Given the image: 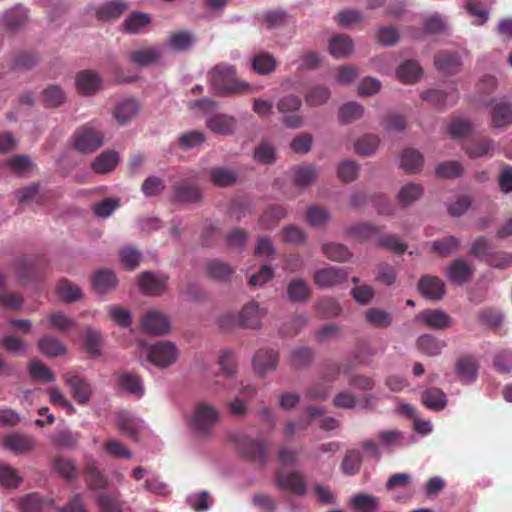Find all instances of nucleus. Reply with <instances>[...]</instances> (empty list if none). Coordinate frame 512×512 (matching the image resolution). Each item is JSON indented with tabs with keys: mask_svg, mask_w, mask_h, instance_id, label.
<instances>
[{
	"mask_svg": "<svg viewBox=\"0 0 512 512\" xmlns=\"http://www.w3.org/2000/svg\"><path fill=\"white\" fill-rule=\"evenodd\" d=\"M28 20V11L22 7H15L7 11L3 16V24L6 29L15 32L24 27Z\"/></svg>",
	"mask_w": 512,
	"mask_h": 512,
	"instance_id": "c756f323",
	"label": "nucleus"
},
{
	"mask_svg": "<svg viewBox=\"0 0 512 512\" xmlns=\"http://www.w3.org/2000/svg\"><path fill=\"white\" fill-rule=\"evenodd\" d=\"M238 451L248 461L265 466L268 460L269 444L266 440H256L241 433L230 436Z\"/></svg>",
	"mask_w": 512,
	"mask_h": 512,
	"instance_id": "f03ea898",
	"label": "nucleus"
},
{
	"mask_svg": "<svg viewBox=\"0 0 512 512\" xmlns=\"http://www.w3.org/2000/svg\"><path fill=\"white\" fill-rule=\"evenodd\" d=\"M314 283L320 289H329L345 282L348 271L345 268L328 266L315 271Z\"/></svg>",
	"mask_w": 512,
	"mask_h": 512,
	"instance_id": "6e6552de",
	"label": "nucleus"
},
{
	"mask_svg": "<svg viewBox=\"0 0 512 512\" xmlns=\"http://www.w3.org/2000/svg\"><path fill=\"white\" fill-rule=\"evenodd\" d=\"M141 325L146 333L164 335L170 330V321L162 312L148 311L141 319Z\"/></svg>",
	"mask_w": 512,
	"mask_h": 512,
	"instance_id": "9b49d317",
	"label": "nucleus"
},
{
	"mask_svg": "<svg viewBox=\"0 0 512 512\" xmlns=\"http://www.w3.org/2000/svg\"><path fill=\"white\" fill-rule=\"evenodd\" d=\"M174 194L177 201L187 203L198 202L202 197L200 188L187 182L177 183L174 186Z\"/></svg>",
	"mask_w": 512,
	"mask_h": 512,
	"instance_id": "72a5a7b5",
	"label": "nucleus"
},
{
	"mask_svg": "<svg viewBox=\"0 0 512 512\" xmlns=\"http://www.w3.org/2000/svg\"><path fill=\"white\" fill-rule=\"evenodd\" d=\"M287 295L292 302H306L311 295L308 282L302 278H295L288 283Z\"/></svg>",
	"mask_w": 512,
	"mask_h": 512,
	"instance_id": "b1692460",
	"label": "nucleus"
},
{
	"mask_svg": "<svg viewBox=\"0 0 512 512\" xmlns=\"http://www.w3.org/2000/svg\"><path fill=\"white\" fill-rule=\"evenodd\" d=\"M119 157L115 151H104L92 162V169L97 174L113 171L117 166Z\"/></svg>",
	"mask_w": 512,
	"mask_h": 512,
	"instance_id": "7c9ffc66",
	"label": "nucleus"
},
{
	"mask_svg": "<svg viewBox=\"0 0 512 512\" xmlns=\"http://www.w3.org/2000/svg\"><path fill=\"white\" fill-rule=\"evenodd\" d=\"M354 45L348 35L338 34L331 37L328 45L330 54L334 58L348 57L353 51Z\"/></svg>",
	"mask_w": 512,
	"mask_h": 512,
	"instance_id": "412c9836",
	"label": "nucleus"
},
{
	"mask_svg": "<svg viewBox=\"0 0 512 512\" xmlns=\"http://www.w3.org/2000/svg\"><path fill=\"white\" fill-rule=\"evenodd\" d=\"M167 277L153 272L142 273L139 279L140 290L146 295H160L164 292Z\"/></svg>",
	"mask_w": 512,
	"mask_h": 512,
	"instance_id": "a211bd4d",
	"label": "nucleus"
},
{
	"mask_svg": "<svg viewBox=\"0 0 512 512\" xmlns=\"http://www.w3.org/2000/svg\"><path fill=\"white\" fill-rule=\"evenodd\" d=\"M423 166L422 154L412 148L405 149L401 156V167L408 173H417Z\"/></svg>",
	"mask_w": 512,
	"mask_h": 512,
	"instance_id": "49530a36",
	"label": "nucleus"
},
{
	"mask_svg": "<svg viewBox=\"0 0 512 512\" xmlns=\"http://www.w3.org/2000/svg\"><path fill=\"white\" fill-rule=\"evenodd\" d=\"M277 62L273 55L262 52L257 54L252 60V68L261 75H267L275 71Z\"/></svg>",
	"mask_w": 512,
	"mask_h": 512,
	"instance_id": "603ef678",
	"label": "nucleus"
},
{
	"mask_svg": "<svg viewBox=\"0 0 512 512\" xmlns=\"http://www.w3.org/2000/svg\"><path fill=\"white\" fill-rule=\"evenodd\" d=\"M379 228L370 223H361L349 228L348 233L360 241H366L376 236Z\"/></svg>",
	"mask_w": 512,
	"mask_h": 512,
	"instance_id": "0e129e2a",
	"label": "nucleus"
},
{
	"mask_svg": "<svg viewBox=\"0 0 512 512\" xmlns=\"http://www.w3.org/2000/svg\"><path fill=\"white\" fill-rule=\"evenodd\" d=\"M73 139L74 148L83 154L92 153L103 145V135L91 124L78 128Z\"/></svg>",
	"mask_w": 512,
	"mask_h": 512,
	"instance_id": "39448f33",
	"label": "nucleus"
},
{
	"mask_svg": "<svg viewBox=\"0 0 512 512\" xmlns=\"http://www.w3.org/2000/svg\"><path fill=\"white\" fill-rule=\"evenodd\" d=\"M161 50L158 47L150 46L132 51L130 60L137 66L146 67L157 62L161 58Z\"/></svg>",
	"mask_w": 512,
	"mask_h": 512,
	"instance_id": "5701e85b",
	"label": "nucleus"
},
{
	"mask_svg": "<svg viewBox=\"0 0 512 512\" xmlns=\"http://www.w3.org/2000/svg\"><path fill=\"white\" fill-rule=\"evenodd\" d=\"M275 484L279 490L288 491L295 495H305L307 492L306 477L299 471H293L287 474L283 471H277Z\"/></svg>",
	"mask_w": 512,
	"mask_h": 512,
	"instance_id": "0eeeda50",
	"label": "nucleus"
},
{
	"mask_svg": "<svg viewBox=\"0 0 512 512\" xmlns=\"http://www.w3.org/2000/svg\"><path fill=\"white\" fill-rule=\"evenodd\" d=\"M209 82L218 94L229 96L245 93L249 84L236 77V69L232 65H216L209 73Z\"/></svg>",
	"mask_w": 512,
	"mask_h": 512,
	"instance_id": "f257e3e1",
	"label": "nucleus"
},
{
	"mask_svg": "<svg viewBox=\"0 0 512 512\" xmlns=\"http://www.w3.org/2000/svg\"><path fill=\"white\" fill-rule=\"evenodd\" d=\"M512 125V103L506 99L491 104V126L496 129Z\"/></svg>",
	"mask_w": 512,
	"mask_h": 512,
	"instance_id": "ddd939ff",
	"label": "nucleus"
},
{
	"mask_svg": "<svg viewBox=\"0 0 512 512\" xmlns=\"http://www.w3.org/2000/svg\"><path fill=\"white\" fill-rule=\"evenodd\" d=\"M279 355L273 349H259L253 357V369L255 373L264 377L274 371L278 366Z\"/></svg>",
	"mask_w": 512,
	"mask_h": 512,
	"instance_id": "f8f14e48",
	"label": "nucleus"
},
{
	"mask_svg": "<svg viewBox=\"0 0 512 512\" xmlns=\"http://www.w3.org/2000/svg\"><path fill=\"white\" fill-rule=\"evenodd\" d=\"M65 99L66 95L59 86L51 85L43 91V100L48 107H58L64 103Z\"/></svg>",
	"mask_w": 512,
	"mask_h": 512,
	"instance_id": "774afa93",
	"label": "nucleus"
},
{
	"mask_svg": "<svg viewBox=\"0 0 512 512\" xmlns=\"http://www.w3.org/2000/svg\"><path fill=\"white\" fill-rule=\"evenodd\" d=\"M95 501L101 512H123L124 502L119 493L101 492L95 496Z\"/></svg>",
	"mask_w": 512,
	"mask_h": 512,
	"instance_id": "cd10ccee",
	"label": "nucleus"
},
{
	"mask_svg": "<svg viewBox=\"0 0 512 512\" xmlns=\"http://www.w3.org/2000/svg\"><path fill=\"white\" fill-rule=\"evenodd\" d=\"M316 310L322 318H334L340 315L342 307L334 298L325 297L317 302Z\"/></svg>",
	"mask_w": 512,
	"mask_h": 512,
	"instance_id": "5fc2aeb1",
	"label": "nucleus"
},
{
	"mask_svg": "<svg viewBox=\"0 0 512 512\" xmlns=\"http://www.w3.org/2000/svg\"><path fill=\"white\" fill-rule=\"evenodd\" d=\"M479 364L473 356H463L455 364V373L458 379L464 384L476 381Z\"/></svg>",
	"mask_w": 512,
	"mask_h": 512,
	"instance_id": "f3484780",
	"label": "nucleus"
},
{
	"mask_svg": "<svg viewBox=\"0 0 512 512\" xmlns=\"http://www.w3.org/2000/svg\"><path fill=\"white\" fill-rule=\"evenodd\" d=\"M118 429L128 437L137 440L139 433V422L129 412L122 411L117 414Z\"/></svg>",
	"mask_w": 512,
	"mask_h": 512,
	"instance_id": "58836bf2",
	"label": "nucleus"
},
{
	"mask_svg": "<svg viewBox=\"0 0 512 512\" xmlns=\"http://www.w3.org/2000/svg\"><path fill=\"white\" fill-rule=\"evenodd\" d=\"M259 21L267 29H273L286 23L287 14L282 10L266 11L260 16Z\"/></svg>",
	"mask_w": 512,
	"mask_h": 512,
	"instance_id": "bf43d9fd",
	"label": "nucleus"
},
{
	"mask_svg": "<svg viewBox=\"0 0 512 512\" xmlns=\"http://www.w3.org/2000/svg\"><path fill=\"white\" fill-rule=\"evenodd\" d=\"M139 111V104L134 99H127L120 102L115 110L114 117L120 125L127 124Z\"/></svg>",
	"mask_w": 512,
	"mask_h": 512,
	"instance_id": "f704fd0d",
	"label": "nucleus"
},
{
	"mask_svg": "<svg viewBox=\"0 0 512 512\" xmlns=\"http://www.w3.org/2000/svg\"><path fill=\"white\" fill-rule=\"evenodd\" d=\"M63 378L71 389L73 399L79 405H85L90 401L92 388L83 377L78 374L65 373Z\"/></svg>",
	"mask_w": 512,
	"mask_h": 512,
	"instance_id": "1a4fd4ad",
	"label": "nucleus"
},
{
	"mask_svg": "<svg viewBox=\"0 0 512 512\" xmlns=\"http://www.w3.org/2000/svg\"><path fill=\"white\" fill-rule=\"evenodd\" d=\"M286 216V209L281 205L270 206L261 215L259 222L260 225L265 229L274 227L279 220Z\"/></svg>",
	"mask_w": 512,
	"mask_h": 512,
	"instance_id": "864d4df0",
	"label": "nucleus"
},
{
	"mask_svg": "<svg viewBox=\"0 0 512 512\" xmlns=\"http://www.w3.org/2000/svg\"><path fill=\"white\" fill-rule=\"evenodd\" d=\"M460 240L454 236H447L432 243V250L440 256H448L458 249Z\"/></svg>",
	"mask_w": 512,
	"mask_h": 512,
	"instance_id": "052dcab7",
	"label": "nucleus"
},
{
	"mask_svg": "<svg viewBox=\"0 0 512 512\" xmlns=\"http://www.w3.org/2000/svg\"><path fill=\"white\" fill-rule=\"evenodd\" d=\"M38 348L48 357H58L66 354V347L55 337L46 335L38 341Z\"/></svg>",
	"mask_w": 512,
	"mask_h": 512,
	"instance_id": "37998d69",
	"label": "nucleus"
},
{
	"mask_svg": "<svg viewBox=\"0 0 512 512\" xmlns=\"http://www.w3.org/2000/svg\"><path fill=\"white\" fill-rule=\"evenodd\" d=\"M422 403L434 411L443 410L447 404L445 393L439 388H429L422 393Z\"/></svg>",
	"mask_w": 512,
	"mask_h": 512,
	"instance_id": "c9c22d12",
	"label": "nucleus"
},
{
	"mask_svg": "<svg viewBox=\"0 0 512 512\" xmlns=\"http://www.w3.org/2000/svg\"><path fill=\"white\" fill-rule=\"evenodd\" d=\"M84 473L86 475L87 487L90 490L107 488L109 484L108 478L93 463L88 462L86 464Z\"/></svg>",
	"mask_w": 512,
	"mask_h": 512,
	"instance_id": "a19ab883",
	"label": "nucleus"
},
{
	"mask_svg": "<svg viewBox=\"0 0 512 512\" xmlns=\"http://www.w3.org/2000/svg\"><path fill=\"white\" fill-rule=\"evenodd\" d=\"M495 149V143L490 138H481L469 142L465 146V152L470 158H479L491 155Z\"/></svg>",
	"mask_w": 512,
	"mask_h": 512,
	"instance_id": "473e14b6",
	"label": "nucleus"
},
{
	"mask_svg": "<svg viewBox=\"0 0 512 512\" xmlns=\"http://www.w3.org/2000/svg\"><path fill=\"white\" fill-rule=\"evenodd\" d=\"M237 173L226 167H213L210 169V179L215 186L228 187L236 183Z\"/></svg>",
	"mask_w": 512,
	"mask_h": 512,
	"instance_id": "ea45409f",
	"label": "nucleus"
},
{
	"mask_svg": "<svg viewBox=\"0 0 512 512\" xmlns=\"http://www.w3.org/2000/svg\"><path fill=\"white\" fill-rule=\"evenodd\" d=\"M473 273V267L463 258L454 260L446 269L448 279L456 285H463L468 282Z\"/></svg>",
	"mask_w": 512,
	"mask_h": 512,
	"instance_id": "2eb2a0df",
	"label": "nucleus"
},
{
	"mask_svg": "<svg viewBox=\"0 0 512 512\" xmlns=\"http://www.w3.org/2000/svg\"><path fill=\"white\" fill-rule=\"evenodd\" d=\"M219 419L220 413L216 407L200 402L195 406L190 425L198 436H207L212 432Z\"/></svg>",
	"mask_w": 512,
	"mask_h": 512,
	"instance_id": "7ed1b4c3",
	"label": "nucleus"
},
{
	"mask_svg": "<svg viewBox=\"0 0 512 512\" xmlns=\"http://www.w3.org/2000/svg\"><path fill=\"white\" fill-rule=\"evenodd\" d=\"M434 64L438 71L447 76L457 74L462 66L459 55L449 51L438 52L434 57Z\"/></svg>",
	"mask_w": 512,
	"mask_h": 512,
	"instance_id": "dca6fc26",
	"label": "nucleus"
},
{
	"mask_svg": "<svg viewBox=\"0 0 512 512\" xmlns=\"http://www.w3.org/2000/svg\"><path fill=\"white\" fill-rule=\"evenodd\" d=\"M330 95L331 93L327 87L315 85L307 90L305 100L310 106H320L328 101Z\"/></svg>",
	"mask_w": 512,
	"mask_h": 512,
	"instance_id": "4d7b16f0",
	"label": "nucleus"
},
{
	"mask_svg": "<svg viewBox=\"0 0 512 512\" xmlns=\"http://www.w3.org/2000/svg\"><path fill=\"white\" fill-rule=\"evenodd\" d=\"M102 83L101 77L93 70H84L77 74V91L83 95L94 94Z\"/></svg>",
	"mask_w": 512,
	"mask_h": 512,
	"instance_id": "6ab92c4d",
	"label": "nucleus"
},
{
	"mask_svg": "<svg viewBox=\"0 0 512 512\" xmlns=\"http://www.w3.org/2000/svg\"><path fill=\"white\" fill-rule=\"evenodd\" d=\"M206 273L215 281L228 282L234 274V269L228 263L214 259L207 262Z\"/></svg>",
	"mask_w": 512,
	"mask_h": 512,
	"instance_id": "4be33fe9",
	"label": "nucleus"
},
{
	"mask_svg": "<svg viewBox=\"0 0 512 512\" xmlns=\"http://www.w3.org/2000/svg\"><path fill=\"white\" fill-rule=\"evenodd\" d=\"M29 373L35 381L52 382L55 379L51 370L42 362L36 360L29 364Z\"/></svg>",
	"mask_w": 512,
	"mask_h": 512,
	"instance_id": "e2e57ef3",
	"label": "nucleus"
},
{
	"mask_svg": "<svg viewBox=\"0 0 512 512\" xmlns=\"http://www.w3.org/2000/svg\"><path fill=\"white\" fill-rule=\"evenodd\" d=\"M423 189L420 185L408 183L398 193L399 202L406 206L413 203L422 195Z\"/></svg>",
	"mask_w": 512,
	"mask_h": 512,
	"instance_id": "69168bd1",
	"label": "nucleus"
},
{
	"mask_svg": "<svg viewBox=\"0 0 512 512\" xmlns=\"http://www.w3.org/2000/svg\"><path fill=\"white\" fill-rule=\"evenodd\" d=\"M364 109L357 102H348L339 109V120L343 124L351 123L363 115Z\"/></svg>",
	"mask_w": 512,
	"mask_h": 512,
	"instance_id": "13d9d810",
	"label": "nucleus"
},
{
	"mask_svg": "<svg viewBox=\"0 0 512 512\" xmlns=\"http://www.w3.org/2000/svg\"><path fill=\"white\" fill-rule=\"evenodd\" d=\"M264 314L259 305L252 301L247 303L238 315L230 314L223 316L220 319V326L222 328H228L233 325L252 329L258 328Z\"/></svg>",
	"mask_w": 512,
	"mask_h": 512,
	"instance_id": "20e7f679",
	"label": "nucleus"
},
{
	"mask_svg": "<svg viewBox=\"0 0 512 512\" xmlns=\"http://www.w3.org/2000/svg\"><path fill=\"white\" fill-rule=\"evenodd\" d=\"M58 297L67 303L78 301L82 296L81 289L67 279H62L56 289Z\"/></svg>",
	"mask_w": 512,
	"mask_h": 512,
	"instance_id": "8fccbe9b",
	"label": "nucleus"
},
{
	"mask_svg": "<svg viewBox=\"0 0 512 512\" xmlns=\"http://www.w3.org/2000/svg\"><path fill=\"white\" fill-rule=\"evenodd\" d=\"M396 73L402 83L412 84L420 78L423 70L415 60H407L398 67Z\"/></svg>",
	"mask_w": 512,
	"mask_h": 512,
	"instance_id": "2f4dec72",
	"label": "nucleus"
},
{
	"mask_svg": "<svg viewBox=\"0 0 512 512\" xmlns=\"http://www.w3.org/2000/svg\"><path fill=\"white\" fill-rule=\"evenodd\" d=\"M148 360L159 368H165L176 362L178 349L174 343L159 341L149 349Z\"/></svg>",
	"mask_w": 512,
	"mask_h": 512,
	"instance_id": "423d86ee",
	"label": "nucleus"
},
{
	"mask_svg": "<svg viewBox=\"0 0 512 512\" xmlns=\"http://www.w3.org/2000/svg\"><path fill=\"white\" fill-rule=\"evenodd\" d=\"M418 290L427 299L440 300L445 294V284L436 276L424 275L419 280Z\"/></svg>",
	"mask_w": 512,
	"mask_h": 512,
	"instance_id": "4468645a",
	"label": "nucleus"
},
{
	"mask_svg": "<svg viewBox=\"0 0 512 512\" xmlns=\"http://www.w3.org/2000/svg\"><path fill=\"white\" fill-rule=\"evenodd\" d=\"M445 346L446 343L444 341L430 334H423L417 339L418 349L427 356L439 355Z\"/></svg>",
	"mask_w": 512,
	"mask_h": 512,
	"instance_id": "79ce46f5",
	"label": "nucleus"
},
{
	"mask_svg": "<svg viewBox=\"0 0 512 512\" xmlns=\"http://www.w3.org/2000/svg\"><path fill=\"white\" fill-rule=\"evenodd\" d=\"M35 439L27 434L13 432L6 435L2 440V446L15 454H26L34 450Z\"/></svg>",
	"mask_w": 512,
	"mask_h": 512,
	"instance_id": "9d476101",
	"label": "nucleus"
},
{
	"mask_svg": "<svg viewBox=\"0 0 512 512\" xmlns=\"http://www.w3.org/2000/svg\"><path fill=\"white\" fill-rule=\"evenodd\" d=\"M486 1L487 0H465L464 7L467 13L476 18L473 24L481 26L487 22L489 18V5Z\"/></svg>",
	"mask_w": 512,
	"mask_h": 512,
	"instance_id": "c85d7f7f",
	"label": "nucleus"
},
{
	"mask_svg": "<svg viewBox=\"0 0 512 512\" xmlns=\"http://www.w3.org/2000/svg\"><path fill=\"white\" fill-rule=\"evenodd\" d=\"M92 284L97 293L104 294L116 287L117 279L112 271L100 270L95 273Z\"/></svg>",
	"mask_w": 512,
	"mask_h": 512,
	"instance_id": "4c0bfd02",
	"label": "nucleus"
},
{
	"mask_svg": "<svg viewBox=\"0 0 512 512\" xmlns=\"http://www.w3.org/2000/svg\"><path fill=\"white\" fill-rule=\"evenodd\" d=\"M127 4L122 0H113L100 6L96 11V17L101 21L118 19L126 10Z\"/></svg>",
	"mask_w": 512,
	"mask_h": 512,
	"instance_id": "393cba45",
	"label": "nucleus"
},
{
	"mask_svg": "<svg viewBox=\"0 0 512 512\" xmlns=\"http://www.w3.org/2000/svg\"><path fill=\"white\" fill-rule=\"evenodd\" d=\"M196 41L193 32L188 30H180L172 32L168 38L169 46L177 51L189 50Z\"/></svg>",
	"mask_w": 512,
	"mask_h": 512,
	"instance_id": "e433bc0d",
	"label": "nucleus"
},
{
	"mask_svg": "<svg viewBox=\"0 0 512 512\" xmlns=\"http://www.w3.org/2000/svg\"><path fill=\"white\" fill-rule=\"evenodd\" d=\"M207 126L217 134H232L236 127V120L232 116L217 114L207 120Z\"/></svg>",
	"mask_w": 512,
	"mask_h": 512,
	"instance_id": "a878e982",
	"label": "nucleus"
},
{
	"mask_svg": "<svg viewBox=\"0 0 512 512\" xmlns=\"http://www.w3.org/2000/svg\"><path fill=\"white\" fill-rule=\"evenodd\" d=\"M362 454L359 450L349 449L347 450L343 461L341 463V469L344 474L355 475L360 471L362 465Z\"/></svg>",
	"mask_w": 512,
	"mask_h": 512,
	"instance_id": "3c124183",
	"label": "nucleus"
},
{
	"mask_svg": "<svg viewBox=\"0 0 512 512\" xmlns=\"http://www.w3.org/2000/svg\"><path fill=\"white\" fill-rule=\"evenodd\" d=\"M15 272L22 281H30L36 276V259L34 257H21L15 262Z\"/></svg>",
	"mask_w": 512,
	"mask_h": 512,
	"instance_id": "de8ad7c7",
	"label": "nucleus"
},
{
	"mask_svg": "<svg viewBox=\"0 0 512 512\" xmlns=\"http://www.w3.org/2000/svg\"><path fill=\"white\" fill-rule=\"evenodd\" d=\"M323 254L330 260L335 262H345L352 256L349 249L341 243H325L322 246Z\"/></svg>",
	"mask_w": 512,
	"mask_h": 512,
	"instance_id": "09e8293b",
	"label": "nucleus"
},
{
	"mask_svg": "<svg viewBox=\"0 0 512 512\" xmlns=\"http://www.w3.org/2000/svg\"><path fill=\"white\" fill-rule=\"evenodd\" d=\"M422 99L430 102L431 104L439 107L454 105L457 102L458 96L455 90L451 92H444L438 89H431L424 91L421 95Z\"/></svg>",
	"mask_w": 512,
	"mask_h": 512,
	"instance_id": "bb28decb",
	"label": "nucleus"
},
{
	"mask_svg": "<svg viewBox=\"0 0 512 512\" xmlns=\"http://www.w3.org/2000/svg\"><path fill=\"white\" fill-rule=\"evenodd\" d=\"M356 512H376L379 509L378 498L364 493L354 495L350 500Z\"/></svg>",
	"mask_w": 512,
	"mask_h": 512,
	"instance_id": "c03bdc74",
	"label": "nucleus"
},
{
	"mask_svg": "<svg viewBox=\"0 0 512 512\" xmlns=\"http://www.w3.org/2000/svg\"><path fill=\"white\" fill-rule=\"evenodd\" d=\"M419 318L429 327L443 330L452 326L451 317L439 309H427L420 313Z\"/></svg>",
	"mask_w": 512,
	"mask_h": 512,
	"instance_id": "aec40b11",
	"label": "nucleus"
},
{
	"mask_svg": "<svg viewBox=\"0 0 512 512\" xmlns=\"http://www.w3.org/2000/svg\"><path fill=\"white\" fill-rule=\"evenodd\" d=\"M316 179V170L312 165L300 166L294 169V183L299 187H306Z\"/></svg>",
	"mask_w": 512,
	"mask_h": 512,
	"instance_id": "680f3d73",
	"label": "nucleus"
},
{
	"mask_svg": "<svg viewBox=\"0 0 512 512\" xmlns=\"http://www.w3.org/2000/svg\"><path fill=\"white\" fill-rule=\"evenodd\" d=\"M313 350L309 347H299L294 349L290 355V364L299 369L308 365L313 358Z\"/></svg>",
	"mask_w": 512,
	"mask_h": 512,
	"instance_id": "338daca9",
	"label": "nucleus"
},
{
	"mask_svg": "<svg viewBox=\"0 0 512 512\" xmlns=\"http://www.w3.org/2000/svg\"><path fill=\"white\" fill-rule=\"evenodd\" d=\"M119 386L130 394L138 397L143 395L142 381L138 375L130 372H123L118 376Z\"/></svg>",
	"mask_w": 512,
	"mask_h": 512,
	"instance_id": "a18cd8bd",
	"label": "nucleus"
},
{
	"mask_svg": "<svg viewBox=\"0 0 512 512\" xmlns=\"http://www.w3.org/2000/svg\"><path fill=\"white\" fill-rule=\"evenodd\" d=\"M364 316L366 322L374 327L384 328L390 326L392 323V316L379 308L368 309Z\"/></svg>",
	"mask_w": 512,
	"mask_h": 512,
	"instance_id": "6e6d98bb",
	"label": "nucleus"
}]
</instances>
